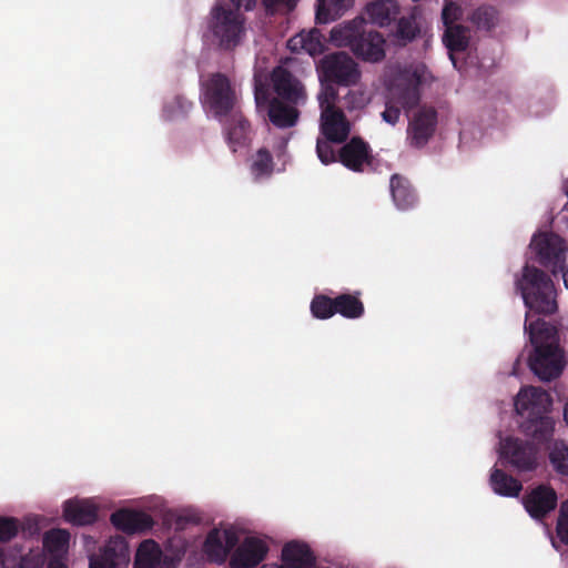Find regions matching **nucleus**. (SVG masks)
Listing matches in <instances>:
<instances>
[{
  "label": "nucleus",
  "mask_w": 568,
  "mask_h": 568,
  "mask_svg": "<svg viewBox=\"0 0 568 568\" xmlns=\"http://www.w3.org/2000/svg\"><path fill=\"white\" fill-rule=\"evenodd\" d=\"M525 331L534 346V351L528 358V366L531 372L545 382L557 378L564 371L565 362L554 327L540 318L528 322L527 315Z\"/></svg>",
  "instance_id": "f257e3e1"
},
{
  "label": "nucleus",
  "mask_w": 568,
  "mask_h": 568,
  "mask_svg": "<svg viewBox=\"0 0 568 568\" xmlns=\"http://www.w3.org/2000/svg\"><path fill=\"white\" fill-rule=\"evenodd\" d=\"M550 406L551 398L542 388L530 386L518 393L515 408L525 417L520 424L524 435L538 443H547L552 438L555 422L549 416Z\"/></svg>",
  "instance_id": "f03ea898"
},
{
  "label": "nucleus",
  "mask_w": 568,
  "mask_h": 568,
  "mask_svg": "<svg viewBox=\"0 0 568 568\" xmlns=\"http://www.w3.org/2000/svg\"><path fill=\"white\" fill-rule=\"evenodd\" d=\"M366 21L357 17L331 30V41L337 47H348L359 59L379 62L385 58V39L375 30L365 29Z\"/></svg>",
  "instance_id": "7ed1b4c3"
},
{
  "label": "nucleus",
  "mask_w": 568,
  "mask_h": 568,
  "mask_svg": "<svg viewBox=\"0 0 568 568\" xmlns=\"http://www.w3.org/2000/svg\"><path fill=\"white\" fill-rule=\"evenodd\" d=\"M516 286L520 291L525 306L539 315H552L558 310L557 291L551 277L542 270L525 265Z\"/></svg>",
  "instance_id": "20e7f679"
},
{
  "label": "nucleus",
  "mask_w": 568,
  "mask_h": 568,
  "mask_svg": "<svg viewBox=\"0 0 568 568\" xmlns=\"http://www.w3.org/2000/svg\"><path fill=\"white\" fill-rule=\"evenodd\" d=\"M241 8L216 1L209 18V30L221 50L233 51L246 36V19Z\"/></svg>",
  "instance_id": "39448f33"
},
{
  "label": "nucleus",
  "mask_w": 568,
  "mask_h": 568,
  "mask_svg": "<svg viewBox=\"0 0 568 568\" xmlns=\"http://www.w3.org/2000/svg\"><path fill=\"white\" fill-rule=\"evenodd\" d=\"M422 82V74L417 69L398 72L389 89L390 100L382 112L385 122L395 125L399 120L400 109L409 112L419 104Z\"/></svg>",
  "instance_id": "423d86ee"
},
{
  "label": "nucleus",
  "mask_w": 568,
  "mask_h": 568,
  "mask_svg": "<svg viewBox=\"0 0 568 568\" xmlns=\"http://www.w3.org/2000/svg\"><path fill=\"white\" fill-rule=\"evenodd\" d=\"M203 104L221 120L236 108L237 98L231 80L223 73L216 72L209 75L202 83Z\"/></svg>",
  "instance_id": "0eeeda50"
},
{
  "label": "nucleus",
  "mask_w": 568,
  "mask_h": 568,
  "mask_svg": "<svg viewBox=\"0 0 568 568\" xmlns=\"http://www.w3.org/2000/svg\"><path fill=\"white\" fill-rule=\"evenodd\" d=\"M500 457L518 473L534 471L539 465V447L529 440L508 436L500 443Z\"/></svg>",
  "instance_id": "6e6552de"
},
{
  "label": "nucleus",
  "mask_w": 568,
  "mask_h": 568,
  "mask_svg": "<svg viewBox=\"0 0 568 568\" xmlns=\"http://www.w3.org/2000/svg\"><path fill=\"white\" fill-rule=\"evenodd\" d=\"M322 78L329 83L349 87L361 78L357 63L346 52L326 54L320 64Z\"/></svg>",
  "instance_id": "1a4fd4ad"
},
{
  "label": "nucleus",
  "mask_w": 568,
  "mask_h": 568,
  "mask_svg": "<svg viewBox=\"0 0 568 568\" xmlns=\"http://www.w3.org/2000/svg\"><path fill=\"white\" fill-rule=\"evenodd\" d=\"M558 504L556 490L548 484H539L523 496V505L528 515L536 520L545 519Z\"/></svg>",
  "instance_id": "9d476101"
},
{
  "label": "nucleus",
  "mask_w": 568,
  "mask_h": 568,
  "mask_svg": "<svg viewBox=\"0 0 568 568\" xmlns=\"http://www.w3.org/2000/svg\"><path fill=\"white\" fill-rule=\"evenodd\" d=\"M239 537L232 529H211L203 542V554L211 564H223L230 551L237 545Z\"/></svg>",
  "instance_id": "9b49d317"
},
{
  "label": "nucleus",
  "mask_w": 568,
  "mask_h": 568,
  "mask_svg": "<svg viewBox=\"0 0 568 568\" xmlns=\"http://www.w3.org/2000/svg\"><path fill=\"white\" fill-rule=\"evenodd\" d=\"M274 92L280 100L297 105L306 100L302 82L286 68L276 67L271 74Z\"/></svg>",
  "instance_id": "f8f14e48"
},
{
  "label": "nucleus",
  "mask_w": 568,
  "mask_h": 568,
  "mask_svg": "<svg viewBox=\"0 0 568 568\" xmlns=\"http://www.w3.org/2000/svg\"><path fill=\"white\" fill-rule=\"evenodd\" d=\"M226 116L223 133L226 144L235 153L239 149L251 144L253 136L252 125L241 110H235Z\"/></svg>",
  "instance_id": "ddd939ff"
},
{
  "label": "nucleus",
  "mask_w": 568,
  "mask_h": 568,
  "mask_svg": "<svg viewBox=\"0 0 568 568\" xmlns=\"http://www.w3.org/2000/svg\"><path fill=\"white\" fill-rule=\"evenodd\" d=\"M130 560V550L123 537L111 538L99 554L89 557V568H119Z\"/></svg>",
  "instance_id": "4468645a"
},
{
  "label": "nucleus",
  "mask_w": 568,
  "mask_h": 568,
  "mask_svg": "<svg viewBox=\"0 0 568 568\" xmlns=\"http://www.w3.org/2000/svg\"><path fill=\"white\" fill-rule=\"evenodd\" d=\"M321 132L326 140L333 143H344L351 133V123L344 111L331 105L323 106Z\"/></svg>",
  "instance_id": "2eb2a0df"
},
{
  "label": "nucleus",
  "mask_w": 568,
  "mask_h": 568,
  "mask_svg": "<svg viewBox=\"0 0 568 568\" xmlns=\"http://www.w3.org/2000/svg\"><path fill=\"white\" fill-rule=\"evenodd\" d=\"M437 124V113L434 109L418 111L407 128V141L410 146L420 149L433 136Z\"/></svg>",
  "instance_id": "dca6fc26"
},
{
  "label": "nucleus",
  "mask_w": 568,
  "mask_h": 568,
  "mask_svg": "<svg viewBox=\"0 0 568 568\" xmlns=\"http://www.w3.org/2000/svg\"><path fill=\"white\" fill-rule=\"evenodd\" d=\"M268 552L267 544L257 537H246L234 550L231 568H254L260 565Z\"/></svg>",
  "instance_id": "f3484780"
},
{
  "label": "nucleus",
  "mask_w": 568,
  "mask_h": 568,
  "mask_svg": "<svg viewBox=\"0 0 568 568\" xmlns=\"http://www.w3.org/2000/svg\"><path fill=\"white\" fill-rule=\"evenodd\" d=\"M338 160L348 170L363 172L373 161L371 146L362 138L354 136L341 148Z\"/></svg>",
  "instance_id": "a211bd4d"
},
{
  "label": "nucleus",
  "mask_w": 568,
  "mask_h": 568,
  "mask_svg": "<svg viewBox=\"0 0 568 568\" xmlns=\"http://www.w3.org/2000/svg\"><path fill=\"white\" fill-rule=\"evenodd\" d=\"M110 520L118 530L129 535L148 531L154 525L149 514L132 509H119L111 515Z\"/></svg>",
  "instance_id": "6ab92c4d"
},
{
  "label": "nucleus",
  "mask_w": 568,
  "mask_h": 568,
  "mask_svg": "<svg viewBox=\"0 0 568 568\" xmlns=\"http://www.w3.org/2000/svg\"><path fill=\"white\" fill-rule=\"evenodd\" d=\"M310 546L301 541H288L282 549V565L267 564L261 568H308L312 565Z\"/></svg>",
  "instance_id": "aec40b11"
},
{
  "label": "nucleus",
  "mask_w": 568,
  "mask_h": 568,
  "mask_svg": "<svg viewBox=\"0 0 568 568\" xmlns=\"http://www.w3.org/2000/svg\"><path fill=\"white\" fill-rule=\"evenodd\" d=\"M539 261L544 266H559L565 260L566 245L556 234H545L536 242Z\"/></svg>",
  "instance_id": "412c9836"
},
{
  "label": "nucleus",
  "mask_w": 568,
  "mask_h": 568,
  "mask_svg": "<svg viewBox=\"0 0 568 568\" xmlns=\"http://www.w3.org/2000/svg\"><path fill=\"white\" fill-rule=\"evenodd\" d=\"M64 519L77 526L91 525L98 519L97 507L88 500H67L63 506Z\"/></svg>",
  "instance_id": "4be33fe9"
},
{
  "label": "nucleus",
  "mask_w": 568,
  "mask_h": 568,
  "mask_svg": "<svg viewBox=\"0 0 568 568\" xmlns=\"http://www.w3.org/2000/svg\"><path fill=\"white\" fill-rule=\"evenodd\" d=\"M399 6L395 0H374L366 4L365 12L373 24L388 27L399 14Z\"/></svg>",
  "instance_id": "5701e85b"
},
{
  "label": "nucleus",
  "mask_w": 568,
  "mask_h": 568,
  "mask_svg": "<svg viewBox=\"0 0 568 568\" xmlns=\"http://www.w3.org/2000/svg\"><path fill=\"white\" fill-rule=\"evenodd\" d=\"M268 120L280 129L294 126L300 118V111L294 104H286L284 101L274 98L268 103Z\"/></svg>",
  "instance_id": "b1692460"
},
{
  "label": "nucleus",
  "mask_w": 568,
  "mask_h": 568,
  "mask_svg": "<svg viewBox=\"0 0 568 568\" xmlns=\"http://www.w3.org/2000/svg\"><path fill=\"white\" fill-rule=\"evenodd\" d=\"M389 186L393 201L399 210H408L416 204V193L406 178L393 174Z\"/></svg>",
  "instance_id": "393cba45"
},
{
  "label": "nucleus",
  "mask_w": 568,
  "mask_h": 568,
  "mask_svg": "<svg viewBox=\"0 0 568 568\" xmlns=\"http://www.w3.org/2000/svg\"><path fill=\"white\" fill-rule=\"evenodd\" d=\"M489 484L495 494L505 497H518L523 490L520 480L496 467L490 471Z\"/></svg>",
  "instance_id": "a878e982"
},
{
  "label": "nucleus",
  "mask_w": 568,
  "mask_h": 568,
  "mask_svg": "<svg viewBox=\"0 0 568 568\" xmlns=\"http://www.w3.org/2000/svg\"><path fill=\"white\" fill-rule=\"evenodd\" d=\"M325 37L318 29H312L307 32L302 31L288 41L291 50L295 51L297 45L312 57L322 54L325 50Z\"/></svg>",
  "instance_id": "bb28decb"
},
{
  "label": "nucleus",
  "mask_w": 568,
  "mask_h": 568,
  "mask_svg": "<svg viewBox=\"0 0 568 568\" xmlns=\"http://www.w3.org/2000/svg\"><path fill=\"white\" fill-rule=\"evenodd\" d=\"M420 33V28L414 12L408 16L398 18L395 30L392 31L390 37L393 41L399 45L405 47L414 41Z\"/></svg>",
  "instance_id": "cd10ccee"
},
{
  "label": "nucleus",
  "mask_w": 568,
  "mask_h": 568,
  "mask_svg": "<svg viewBox=\"0 0 568 568\" xmlns=\"http://www.w3.org/2000/svg\"><path fill=\"white\" fill-rule=\"evenodd\" d=\"M361 292L343 293L334 297L336 314L345 318L356 320L364 315L365 307L361 301Z\"/></svg>",
  "instance_id": "c85d7f7f"
},
{
  "label": "nucleus",
  "mask_w": 568,
  "mask_h": 568,
  "mask_svg": "<svg viewBox=\"0 0 568 568\" xmlns=\"http://www.w3.org/2000/svg\"><path fill=\"white\" fill-rule=\"evenodd\" d=\"M470 41V29L458 24L445 28L443 42L450 53L466 51Z\"/></svg>",
  "instance_id": "c756f323"
},
{
  "label": "nucleus",
  "mask_w": 568,
  "mask_h": 568,
  "mask_svg": "<svg viewBox=\"0 0 568 568\" xmlns=\"http://www.w3.org/2000/svg\"><path fill=\"white\" fill-rule=\"evenodd\" d=\"M161 547L154 540H144L140 544L133 568H158Z\"/></svg>",
  "instance_id": "7c9ffc66"
},
{
  "label": "nucleus",
  "mask_w": 568,
  "mask_h": 568,
  "mask_svg": "<svg viewBox=\"0 0 568 568\" xmlns=\"http://www.w3.org/2000/svg\"><path fill=\"white\" fill-rule=\"evenodd\" d=\"M273 171L274 162L271 152L265 148L258 149L251 164V173L254 180L260 181L270 178Z\"/></svg>",
  "instance_id": "2f4dec72"
},
{
  "label": "nucleus",
  "mask_w": 568,
  "mask_h": 568,
  "mask_svg": "<svg viewBox=\"0 0 568 568\" xmlns=\"http://www.w3.org/2000/svg\"><path fill=\"white\" fill-rule=\"evenodd\" d=\"M468 20L478 29L490 31L498 22V12L491 6H480L475 9Z\"/></svg>",
  "instance_id": "473e14b6"
},
{
  "label": "nucleus",
  "mask_w": 568,
  "mask_h": 568,
  "mask_svg": "<svg viewBox=\"0 0 568 568\" xmlns=\"http://www.w3.org/2000/svg\"><path fill=\"white\" fill-rule=\"evenodd\" d=\"M70 534L63 529H51L44 534L43 547L52 555H59L68 549Z\"/></svg>",
  "instance_id": "72a5a7b5"
},
{
  "label": "nucleus",
  "mask_w": 568,
  "mask_h": 568,
  "mask_svg": "<svg viewBox=\"0 0 568 568\" xmlns=\"http://www.w3.org/2000/svg\"><path fill=\"white\" fill-rule=\"evenodd\" d=\"M549 462L556 473L568 476V444L564 440L555 442L549 453Z\"/></svg>",
  "instance_id": "f704fd0d"
},
{
  "label": "nucleus",
  "mask_w": 568,
  "mask_h": 568,
  "mask_svg": "<svg viewBox=\"0 0 568 568\" xmlns=\"http://www.w3.org/2000/svg\"><path fill=\"white\" fill-rule=\"evenodd\" d=\"M334 297L324 294H317L311 302V313L315 318L327 320L336 314Z\"/></svg>",
  "instance_id": "c9c22d12"
},
{
  "label": "nucleus",
  "mask_w": 568,
  "mask_h": 568,
  "mask_svg": "<svg viewBox=\"0 0 568 568\" xmlns=\"http://www.w3.org/2000/svg\"><path fill=\"white\" fill-rule=\"evenodd\" d=\"M193 103L184 97L176 95L172 101L166 102L163 108V116L166 120H174L180 116H184L192 109Z\"/></svg>",
  "instance_id": "e433bc0d"
},
{
  "label": "nucleus",
  "mask_w": 568,
  "mask_h": 568,
  "mask_svg": "<svg viewBox=\"0 0 568 568\" xmlns=\"http://www.w3.org/2000/svg\"><path fill=\"white\" fill-rule=\"evenodd\" d=\"M341 0H317L316 20L320 23H326L334 20L339 14Z\"/></svg>",
  "instance_id": "4c0bfd02"
},
{
  "label": "nucleus",
  "mask_w": 568,
  "mask_h": 568,
  "mask_svg": "<svg viewBox=\"0 0 568 568\" xmlns=\"http://www.w3.org/2000/svg\"><path fill=\"white\" fill-rule=\"evenodd\" d=\"M20 529V523L14 517L0 516V542H8L13 539Z\"/></svg>",
  "instance_id": "58836bf2"
},
{
  "label": "nucleus",
  "mask_w": 568,
  "mask_h": 568,
  "mask_svg": "<svg viewBox=\"0 0 568 568\" xmlns=\"http://www.w3.org/2000/svg\"><path fill=\"white\" fill-rule=\"evenodd\" d=\"M556 534L564 545H568V499L562 501L560 505L556 524Z\"/></svg>",
  "instance_id": "ea45409f"
},
{
  "label": "nucleus",
  "mask_w": 568,
  "mask_h": 568,
  "mask_svg": "<svg viewBox=\"0 0 568 568\" xmlns=\"http://www.w3.org/2000/svg\"><path fill=\"white\" fill-rule=\"evenodd\" d=\"M462 17H463V9L460 6H458L457 3L453 2V1L445 2V6L442 10V20H443L445 28L458 26V23H456V21L462 19Z\"/></svg>",
  "instance_id": "a19ab883"
},
{
  "label": "nucleus",
  "mask_w": 568,
  "mask_h": 568,
  "mask_svg": "<svg viewBox=\"0 0 568 568\" xmlns=\"http://www.w3.org/2000/svg\"><path fill=\"white\" fill-rule=\"evenodd\" d=\"M331 143H333V142L328 141L326 139L325 140L318 139L317 143H316L317 156L321 160V162L324 164L333 163L337 159L336 153H335L333 146L331 145Z\"/></svg>",
  "instance_id": "79ce46f5"
},
{
  "label": "nucleus",
  "mask_w": 568,
  "mask_h": 568,
  "mask_svg": "<svg viewBox=\"0 0 568 568\" xmlns=\"http://www.w3.org/2000/svg\"><path fill=\"white\" fill-rule=\"evenodd\" d=\"M44 555L41 550H31L22 556L19 568H43Z\"/></svg>",
  "instance_id": "37998d69"
},
{
  "label": "nucleus",
  "mask_w": 568,
  "mask_h": 568,
  "mask_svg": "<svg viewBox=\"0 0 568 568\" xmlns=\"http://www.w3.org/2000/svg\"><path fill=\"white\" fill-rule=\"evenodd\" d=\"M337 99H338L337 91L333 87H326L325 90L318 95L321 112H323V106H326V105L337 108L336 106Z\"/></svg>",
  "instance_id": "c03bdc74"
},
{
  "label": "nucleus",
  "mask_w": 568,
  "mask_h": 568,
  "mask_svg": "<svg viewBox=\"0 0 568 568\" xmlns=\"http://www.w3.org/2000/svg\"><path fill=\"white\" fill-rule=\"evenodd\" d=\"M297 0H263L265 9L273 13L282 8L291 11L295 8Z\"/></svg>",
  "instance_id": "a18cd8bd"
},
{
  "label": "nucleus",
  "mask_w": 568,
  "mask_h": 568,
  "mask_svg": "<svg viewBox=\"0 0 568 568\" xmlns=\"http://www.w3.org/2000/svg\"><path fill=\"white\" fill-rule=\"evenodd\" d=\"M180 559L166 555H160L158 568H178Z\"/></svg>",
  "instance_id": "49530a36"
},
{
  "label": "nucleus",
  "mask_w": 568,
  "mask_h": 568,
  "mask_svg": "<svg viewBox=\"0 0 568 568\" xmlns=\"http://www.w3.org/2000/svg\"><path fill=\"white\" fill-rule=\"evenodd\" d=\"M232 4L237 8H244L245 10H252L255 6L256 0H231Z\"/></svg>",
  "instance_id": "de8ad7c7"
},
{
  "label": "nucleus",
  "mask_w": 568,
  "mask_h": 568,
  "mask_svg": "<svg viewBox=\"0 0 568 568\" xmlns=\"http://www.w3.org/2000/svg\"><path fill=\"white\" fill-rule=\"evenodd\" d=\"M47 568H68V566L61 559L53 558L49 561Z\"/></svg>",
  "instance_id": "09e8293b"
},
{
  "label": "nucleus",
  "mask_w": 568,
  "mask_h": 568,
  "mask_svg": "<svg viewBox=\"0 0 568 568\" xmlns=\"http://www.w3.org/2000/svg\"><path fill=\"white\" fill-rule=\"evenodd\" d=\"M310 555H311L313 560H312V565L308 568H315L316 558H315V556H314V554H313V551L311 549H310Z\"/></svg>",
  "instance_id": "8fccbe9b"
},
{
  "label": "nucleus",
  "mask_w": 568,
  "mask_h": 568,
  "mask_svg": "<svg viewBox=\"0 0 568 568\" xmlns=\"http://www.w3.org/2000/svg\"><path fill=\"white\" fill-rule=\"evenodd\" d=\"M564 418L568 423V403L565 405L564 408Z\"/></svg>",
  "instance_id": "3c124183"
},
{
  "label": "nucleus",
  "mask_w": 568,
  "mask_h": 568,
  "mask_svg": "<svg viewBox=\"0 0 568 568\" xmlns=\"http://www.w3.org/2000/svg\"><path fill=\"white\" fill-rule=\"evenodd\" d=\"M564 283H565V286L568 288V272L564 273Z\"/></svg>",
  "instance_id": "603ef678"
},
{
  "label": "nucleus",
  "mask_w": 568,
  "mask_h": 568,
  "mask_svg": "<svg viewBox=\"0 0 568 568\" xmlns=\"http://www.w3.org/2000/svg\"><path fill=\"white\" fill-rule=\"evenodd\" d=\"M255 99H256V101H258V99H260V95H258V92H257V91H256V93H255Z\"/></svg>",
  "instance_id": "864d4df0"
}]
</instances>
